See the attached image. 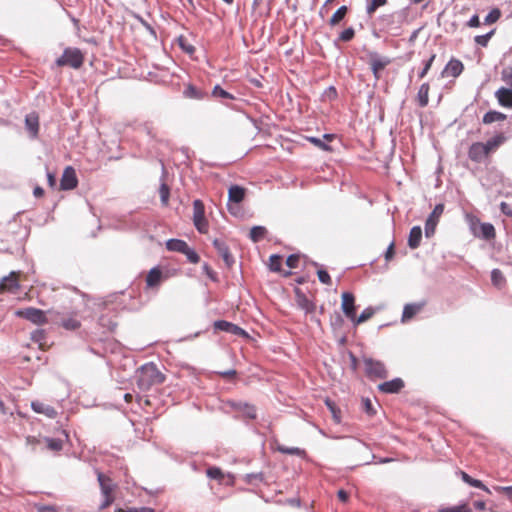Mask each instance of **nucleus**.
Returning <instances> with one entry per match:
<instances>
[{
	"instance_id": "nucleus-8",
	"label": "nucleus",
	"mask_w": 512,
	"mask_h": 512,
	"mask_svg": "<svg viewBox=\"0 0 512 512\" xmlns=\"http://www.w3.org/2000/svg\"><path fill=\"white\" fill-rule=\"evenodd\" d=\"M444 211L443 204H437L431 214L428 216L425 222V235L426 237H431L435 233L436 226L438 224L439 218Z\"/></svg>"
},
{
	"instance_id": "nucleus-48",
	"label": "nucleus",
	"mask_w": 512,
	"mask_h": 512,
	"mask_svg": "<svg viewBox=\"0 0 512 512\" xmlns=\"http://www.w3.org/2000/svg\"><path fill=\"white\" fill-rule=\"evenodd\" d=\"M354 36H355L354 28L348 27L339 34L338 40L342 41V42H349L354 38Z\"/></svg>"
},
{
	"instance_id": "nucleus-34",
	"label": "nucleus",
	"mask_w": 512,
	"mask_h": 512,
	"mask_svg": "<svg viewBox=\"0 0 512 512\" xmlns=\"http://www.w3.org/2000/svg\"><path fill=\"white\" fill-rule=\"evenodd\" d=\"M267 233V229L264 226H254L250 230L249 237L253 242H259Z\"/></svg>"
},
{
	"instance_id": "nucleus-16",
	"label": "nucleus",
	"mask_w": 512,
	"mask_h": 512,
	"mask_svg": "<svg viewBox=\"0 0 512 512\" xmlns=\"http://www.w3.org/2000/svg\"><path fill=\"white\" fill-rule=\"evenodd\" d=\"M469 158L474 162H481L487 155V148L482 142L473 143L468 151Z\"/></svg>"
},
{
	"instance_id": "nucleus-23",
	"label": "nucleus",
	"mask_w": 512,
	"mask_h": 512,
	"mask_svg": "<svg viewBox=\"0 0 512 512\" xmlns=\"http://www.w3.org/2000/svg\"><path fill=\"white\" fill-rule=\"evenodd\" d=\"M422 239V229L420 226H414L411 228L409 237H408V246L411 249H416L419 247Z\"/></svg>"
},
{
	"instance_id": "nucleus-18",
	"label": "nucleus",
	"mask_w": 512,
	"mask_h": 512,
	"mask_svg": "<svg viewBox=\"0 0 512 512\" xmlns=\"http://www.w3.org/2000/svg\"><path fill=\"white\" fill-rule=\"evenodd\" d=\"M464 70V65L463 63L458 60V59H454L452 58L445 66L443 72H442V75H446V76H452L454 78L458 77Z\"/></svg>"
},
{
	"instance_id": "nucleus-19",
	"label": "nucleus",
	"mask_w": 512,
	"mask_h": 512,
	"mask_svg": "<svg viewBox=\"0 0 512 512\" xmlns=\"http://www.w3.org/2000/svg\"><path fill=\"white\" fill-rule=\"evenodd\" d=\"M1 289L15 293L19 289L18 273L13 271L8 276L3 277Z\"/></svg>"
},
{
	"instance_id": "nucleus-46",
	"label": "nucleus",
	"mask_w": 512,
	"mask_h": 512,
	"mask_svg": "<svg viewBox=\"0 0 512 512\" xmlns=\"http://www.w3.org/2000/svg\"><path fill=\"white\" fill-rule=\"evenodd\" d=\"M45 442L47 444V448L52 451H60L63 447V442L57 438H45Z\"/></svg>"
},
{
	"instance_id": "nucleus-7",
	"label": "nucleus",
	"mask_w": 512,
	"mask_h": 512,
	"mask_svg": "<svg viewBox=\"0 0 512 512\" xmlns=\"http://www.w3.org/2000/svg\"><path fill=\"white\" fill-rule=\"evenodd\" d=\"M213 327L215 330L223 331V332L235 335V336H239V337H243V338L249 337V334L244 329H242L238 325H236L232 322L226 321V320L215 321L213 323Z\"/></svg>"
},
{
	"instance_id": "nucleus-3",
	"label": "nucleus",
	"mask_w": 512,
	"mask_h": 512,
	"mask_svg": "<svg viewBox=\"0 0 512 512\" xmlns=\"http://www.w3.org/2000/svg\"><path fill=\"white\" fill-rule=\"evenodd\" d=\"M95 472L97 475V480H98V483H99V486L101 489V494L103 497V500L100 504V509H105L108 506H110L114 501L112 492L115 488V484L109 476L100 472L98 469H96Z\"/></svg>"
},
{
	"instance_id": "nucleus-26",
	"label": "nucleus",
	"mask_w": 512,
	"mask_h": 512,
	"mask_svg": "<svg viewBox=\"0 0 512 512\" xmlns=\"http://www.w3.org/2000/svg\"><path fill=\"white\" fill-rule=\"evenodd\" d=\"M429 90L430 86L428 83H423L417 93L418 105L422 108L426 107L429 102Z\"/></svg>"
},
{
	"instance_id": "nucleus-42",
	"label": "nucleus",
	"mask_w": 512,
	"mask_h": 512,
	"mask_svg": "<svg viewBox=\"0 0 512 512\" xmlns=\"http://www.w3.org/2000/svg\"><path fill=\"white\" fill-rule=\"evenodd\" d=\"M494 33H495V30L493 29V30L489 31L486 34L477 35V36H475L474 41L479 46L486 47L488 45V43H489V40L494 35Z\"/></svg>"
},
{
	"instance_id": "nucleus-39",
	"label": "nucleus",
	"mask_w": 512,
	"mask_h": 512,
	"mask_svg": "<svg viewBox=\"0 0 512 512\" xmlns=\"http://www.w3.org/2000/svg\"><path fill=\"white\" fill-rule=\"evenodd\" d=\"M438 512H472V510L466 503H461L452 507H440Z\"/></svg>"
},
{
	"instance_id": "nucleus-30",
	"label": "nucleus",
	"mask_w": 512,
	"mask_h": 512,
	"mask_svg": "<svg viewBox=\"0 0 512 512\" xmlns=\"http://www.w3.org/2000/svg\"><path fill=\"white\" fill-rule=\"evenodd\" d=\"M507 118V116L501 112L491 110L485 113L483 116V123L484 124H491L498 121H504Z\"/></svg>"
},
{
	"instance_id": "nucleus-61",
	"label": "nucleus",
	"mask_w": 512,
	"mask_h": 512,
	"mask_svg": "<svg viewBox=\"0 0 512 512\" xmlns=\"http://www.w3.org/2000/svg\"><path fill=\"white\" fill-rule=\"evenodd\" d=\"M194 225L200 233H206L208 230V222L206 219L200 220L199 222L194 223Z\"/></svg>"
},
{
	"instance_id": "nucleus-51",
	"label": "nucleus",
	"mask_w": 512,
	"mask_h": 512,
	"mask_svg": "<svg viewBox=\"0 0 512 512\" xmlns=\"http://www.w3.org/2000/svg\"><path fill=\"white\" fill-rule=\"evenodd\" d=\"M299 306L306 312H311L314 309V304L304 295L298 298Z\"/></svg>"
},
{
	"instance_id": "nucleus-55",
	"label": "nucleus",
	"mask_w": 512,
	"mask_h": 512,
	"mask_svg": "<svg viewBox=\"0 0 512 512\" xmlns=\"http://www.w3.org/2000/svg\"><path fill=\"white\" fill-rule=\"evenodd\" d=\"M435 58H436V55L432 54L429 57V59L427 61H425L424 67L422 68V70L418 74L419 78H424L426 76V74L428 73L429 69L431 68L432 63L435 60Z\"/></svg>"
},
{
	"instance_id": "nucleus-35",
	"label": "nucleus",
	"mask_w": 512,
	"mask_h": 512,
	"mask_svg": "<svg viewBox=\"0 0 512 512\" xmlns=\"http://www.w3.org/2000/svg\"><path fill=\"white\" fill-rule=\"evenodd\" d=\"M481 237L485 240H491L495 237V228L491 223H481Z\"/></svg>"
},
{
	"instance_id": "nucleus-10",
	"label": "nucleus",
	"mask_w": 512,
	"mask_h": 512,
	"mask_svg": "<svg viewBox=\"0 0 512 512\" xmlns=\"http://www.w3.org/2000/svg\"><path fill=\"white\" fill-rule=\"evenodd\" d=\"M370 66L376 79L380 78V71L390 64L388 57L380 56L377 52H369Z\"/></svg>"
},
{
	"instance_id": "nucleus-62",
	"label": "nucleus",
	"mask_w": 512,
	"mask_h": 512,
	"mask_svg": "<svg viewBox=\"0 0 512 512\" xmlns=\"http://www.w3.org/2000/svg\"><path fill=\"white\" fill-rule=\"evenodd\" d=\"M495 490L501 491L506 494L508 499L512 500V485L511 486H497Z\"/></svg>"
},
{
	"instance_id": "nucleus-49",
	"label": "nucleus",
	"mask_w": 512,
	"mask_h": 512,
	"mask_svg": "<svg viewBox=\"0 0 512 512\" xmlns=\"http://www.w3.org/2000/svg\"><path fill=\"white\" fill-rule=\"evenodd\" d=\"M244 480L248 484H254L255 481L263 482L264 474L262 472L258 473H248L245 475Z\"/></svg>"
},
{
	"instance_id": "nucleus-21",
	"label": "nucleus",
	"mask_w": 512,
	"mask_h": 512,
	"mask_svg": "<svg viewBox=\"0 0 512 512\" xmlns=\"http://www.w3.org/2000/svg\"><path fill=\"white\" fill-rule=\"evenodd\" d=\"M76 316H77V309H73L70 312V316L62 317L59 320V324L66 330L74 331V330L78 329L81 325L80 321L76 318Z\"/></svg>"
},
{
	"instance_id": "nucleus-63",
	"label": "nucleus",
	"mask_w": 512,
	"mask_h": 512,
	"mask_svg": "<svg viewBox=\"0 0 512 512\" xmlns=\"http://www.w3.org/2000/svg\"><path fill=\"white\" fill-rule=\"evenodd\" d=\"M500 210L506 216L512 217V208L506 202H501L500 203Z\"/></svg>"
},
{
	"instance_id": "nucleus-14",
	"label": "nucleus",
	"mask_w": 512,
	"mask_h": 512,
	"mask_svg": "<svg viewBox=\"0 0 512 512\" xmlns=\"http://www.w3.org/2000/svg\"><path fill=\"white\" fill-rule=\"evenodd\" d=\"M213 246L217 250L218 254L222 257L225 265L228 268H231L235 260L231 255L229 247L226 245V243L221 239L215 238L213 240Z\"/></svg>"
},
{
	"instance_id": "nucleus-40",
	"label": "nucleus",
	"mask_w": 512,
	"mask_h": 512,
	"mask_svg": "<svg viewBox=\"0 0 512 512\" xmlns=\"http://www.w3.org/2000/svg\"><path fill=\"white\" fill-rule=\"evenodd\" d=\"M30 338L33 342L38 343L40 347H42L45 344L46 339L45 330L39 328L35 329L34 331L31 332Z\"/></svg>"
},
{
	"instance_id": "nucleus-53",
	"label": "nucleus",
	"mask_w": 512,
	"mask_h": 512,
	"mask_svg": "<svg viewBox=\"0 0 512 512\" xmlns=\"http://www.w3.org/2000/svg\"><path fill=\"white\" fill-rule=\"evenodd\" d=\"M309 141L324 151H331V147L323 139L310 137Z\"/></svg>"
},
{
	"instance_id": "nucleus-58",
	"label": "nucleus",
	"mask_w": 512,
	"mask_h": 512,
	"mask_svg": "<svg viewBox=\"0 0 512 512\" xmlns=\"http://www.w3.org/2000/svg\"><path fill=\"white\" fill-rule=\"evenodd\" d=\"M502 80L512 87V67H506L501 72Z\"/></svg>"
},
{
	"instance_id": "nucleus-22",
	"label": "nucleus",
	"mask_w": 512,
	"mask_h": 512,
	"mask_svg": "<svg viewBox=\"0 0 512 512\" xmlns=\"http://www.w3.org/2000/svg\"><path fill=\"white\" fill-rule=\"evenodd\" d=\"M499 104L506 108H512V89L501 87L495 92Z\"/></svg>"
},
{
	"instance_id": "nucleus-4",
	"label": "nucleus",
	"mask_w": 512,
	"mask_h": 512,
	"mask_svg": "<svg viewBox=\"0 0 512 512\" xmlns=\"http://www.w3.org/2000/svg\"><path fill=\"white\" fill-rule=\"evenodd\" d=\"M83 55L78 48H66L61 57L56 60L58 66H70L78 69L83 64Z\"/></svg>"
},
{
	"instance_id": "nucleus-24",
	"label": "nucleus",
	"mask_w": 512,
	"mask_h": 512,
	"mask_svg": "<svg viewBox=\"0 0 512 512\" xmlns=\"http://www.w3.org/2000/svg\"><path fill=\"white\" fill-rule=\"evenodd\" d=\"M205 95V92L190 83L185 85L183 90V96L188 99L201 100L205 97Z\"/></svg>"
},
{
	"instance_id": "nucleus-5",
	"label": "nucleus",
	"mask_w": 512,
	"mask_h": 512,
	"mask_svg": "<svg viewBox=\"0 0 512 512\" xmlns=\"http://www.w3.org/2000/svg\"><path fill=\"white\" fill-rule=\"evenodd\" d=\"M365 373L370 379H384L388 373L384 363L372 358H364Z\"/></svg>"
},
{
	"instance_id": "nucleus-15",
	"label": "nucleus",
	"mask_w": 512,
	"mask_h": 512,
	"mask_svg": "<svg viewBox=\"0 0 512 512\" xmlns=\"http://www.w3.org/2000/svg\"><path fill=\"white\" fill-rule=\"evenodd\" d=\"M25 127L29 132L30 138L35 139L39 133V116L36 112H31L25 117Z\"/></svg>"
},
{
	"instance_id": "nucleus-59",
	"label": "nucleus",
	"mask_w": 512,
	"mask_h": 512,
	"mask_svg": "<svg viewBox=\"0 0 512 512\" xmlns=\"http://www.w3.org/2000/svg\"><path fill=\"white\" fill-rule=\"evenodd\" d=\"M116 512H155V510L150 507H129L127 509L120 508Z\"/></svg>"
},
{
	"instance_id": "nucleus-9",
	"label": "nucleus",
	"mask_w": 512,
	"mask_h": 512,
	"mask_svg": "<svg viewBox=\"0 0 512 512\" xmlns=\"http://www.w3.org/2000/svg\"><path fill=\"white\" fill-rule=\"evenodd\" d=\"M228 405L247 419H256L257 412L254 405L244 401H229Z\"/></svg>"
},
{
	"instance_id": "nucleus-27",
	"label": "nucleus",
	"mask_w": 512,
	"mask_h": 512,
	"mask_svg": "<svg viewBox=\"0 0 512 512\" xmlns=\"http://www.w3.org/2000/svg\"><path fill=\"white\" fill-rule=\"evenodd\" d=\"M187 245L188 244L184 240H181V239L172 238L166 242L167 250L173 251V252H179L181 254L183 252H185V248L187 247Z\"/></svg>"
},
{
	"instance_id": "nucleus-54",
	"label": "nucleus",
	"mask_w": 512,
	"mask_h": 512,
	"mask_svg": "<svg viewBox=\"0 0 512 512\" xmlns=\"http://www.w3.org/2000/svg\"><path fill=\"white\" fill-rule=\"evenodd\" d=\"M159 193H160V199H161L162 204L167 205L168 200H169V194H170L169 187L164 183L161 184Z\"/></svg>"
},
{
	"instance_id": "nucleus-31",
	"label": "nucleus",
	"mask_w": 512,
	"mask_h": 512,
	"mask_svg": "<svg viewBox=\"0 0 512 512\" xmlns=\"http://www.w3.org/2000/svg\"><path fill=\"white\" fill-rule=\"evenodd\" d=\"M348 12V7L346 5H343L341 7H339L335 12L334 14L332 15V17L330 18L329 20V25L330 26H336L338 25L346 16Z\"/></svg>"
},
{
	"instance_id": "nucleus-28",
	"label": "nucleus",
	"mask_w": 512,
	"mask_h": 512,
	"mask_svg": "<svg viewBox=\"0 0 512 512\" xmlns=\"http://www.w3.org/2000/svg\"><path fill=\"white\" fill-rule=\"evenodd\" d=\"M203 219H205L204 204L201 200L196 199L193 202V222L197 223Z\"/></svg>"
},
{
	"instance_id": "nucleus-44",
	"label": "nucleus",
	"mask_w": 512,
	"mask_h": 512,
	"mask_svg": "<svg viewBox=\"0 0 512 512\" xmlns=\"http://www.w3.org/2000/svg\"><path fill=\"white\" fill-rule=\"evenodd\" d=\"M325 404L330 410L332 417L336 423H340L341 417H340V410L336 407L335 403L331 401L330 399L325 400Z\"/></svg>"
},
{
	"instance_id": "nucleus-11",
	"label": "nucleus",
	"mask_w": 512,
	"mask_h": 512,
	"mask_svg": "<svg viewBox=\"0 0 512 512\" xmlns=\"http://www.w3.org/2000/svg\"><path fill=\"white\" fill-rule=\"evenodd\" d=\"M78 185V179L76 176V172L73 167L67 166L62 174L60 180V187L62 190H72L76 188Z\"/></svg>"
},
{
	"instance_id": "nucleus-41",
	"label": "nucleus",
	"mask_w": 512,
	"mask_h": 512,
	"mask_svg": "<svg viewBox=\"0 0 512 512\" xmlns=\"http://www.w3.org/2000/svg\"><path fill=\"white\" fill-rule=\"evenodd\" d=\"M212 96L215 98H221V99H229V100L234 99V96L231 93H229L228 91L221 88L220 85L214 86V88L212 90Z\"/></svg>"
},
{
	"instance_id": "nucleus-56",
	"label": "nucleus",
	"mask_w": 512,
	"mask_h": 512,
	"mask_svg": "<svg viewBox=\"0 0 512 512\" xmlns=\"http://www.w3.org/2000/svg\"><path fill=\"white\" fill-rule=\"evenodd\" d=\"M317 275H318V279L321 283H323L325 285H331L332 280H331L329 273L326 270L319 269L317 271Z\"/></svg>"
},
{
	"instance_id": "nucleus-50",
	"label": "nucleus",
	"mask_w": 512,
	"mask_h": 512,
	"mask_svg": "<svg viewBox=\"0 0 512 512\" xmlns=\"http://www.w3.org/2000/svg\"><path fill=\"white\" fill-rule=\"evenodd\" d=\"M491 281L494 285L500 286L505 281L503 273L499 269H493L491 272Z\"/></svg>"
},
{
	"instance_id": "nucleus-1",
	"label": "nucleus",
	"mask_w": 512,
	"mask_h": 512,
	"mask_svg": "<svg viewBox=\"0 0 512 512\" xmlns=\"http://www.w3.org/2000/svg\"><path fill=\"white\" fill-rule=\"evenodd\" d=\"M165 376L159 371L156 364L150 362L141 366L137 378V385L142 391H147L155 384H161Z\"/></svg>"
},
{
	"instance_id": "nucleus-12",
	"label": "nucleus",
	"mask_w": 512,
	"mask_h": 512,
	"mask_svg": "<svg viewBox=\"0 0 512 512\" xmlns=\"http://www.w3.org/2000/svg\"><path fill=\"white\" fill-rule=\"evenodd\" d=\"M245 188L239 185H232L228 190V208L232 214H236L233 204H239L245 197Z\"/></svg>"
},
{
	"instance_id": "nucleus-32",
	"label": "nucleus",
	"mask_w": 512,
	"mask_h": 512,
	"mask_svg": "<svg viewBox=\"0 0 512 512\" xmlns=\"http://www.w3.org/2000/svg\"><path fill=\"white\" fill-rule=\"evenodd\" d=\"M461 478L465 483L469 484L470 486L475 487V488H480V489L490 493L489 488L487 486H485L480 480L472 478L471 476H469L467 473H465L463 471H461Z\"/></svg>"
},
{
	"instance_id": "nucleus-47",
	"label": "nucleus",
	"mask_w": 512,
	"mask_h": 512,
	"mask_svg": "<svg viewBox=\"0 0 512 512\" xmlns=\"http://www.w3.org/2000/svg\"><path fill=\"white\" fill-rule=\"evenodd\" d=\"M206 475L210 479H215L221 481L224 478V474L222 470L218 467H209L206 470Z\"/></svg>"
},
{
	"instance_id": "nucleus-29",
	"label": "nucleus",
	"mask_w": 512,
	"mask_h": 512,
	"mask_svg": "<svg viewBox=\"0 0 512 512\" xmlns=\"http://www.w3.org/2000/svg\"><path fill=\"white\" fill-rule=\"evenodd\" d=\"M161 277H162L161 270L157 267L152 268L146 277L147 286L148 287L156 286L160 282Z\"/></svg>"
},
{
	"instance_id": "nucleus-57",
	"label": "nucleus",
	"mask_w": 512,
	"mask_h": 512,
	"mask_svg": "<svg viewBox=\"0 0 512 512\" xmlns=\"http://www.w3.org/2000/svg\"><path fill=\"white\" fill-rule=\"evenodd\" d=\"M179 45L184 52L190 55H192L195 52V47L192 44L188 43L183 37L179 38Z\"/></svg>"
},
{
	"instance_id": "nucleus-6",
	"label": "nucleus",
	"mask_w": 512,
	"mask_h": 512,
	"mask_svg": "<svg viewBox=\"0 0 512 512\" xmlns=\"http://www.w3.org/2000/svg\"><path fill=\"white\" fill-rule=\"evenodd\" d=\"M15 315L37 325L47 322L45 313L42 310L33 307L19 309L15 312Z\"/></svg>"
},
{
	"instance_id": "nucleus-37",
	"label": "nucleus",
	"mask_w": 512,
	"mask_h": 512,
	"mask_svg": "<svg viewBox=\"0 0 512 512\" xmlns=\"http://www.w3.org/2000/svg\"><path fill=\"white\" fill-rule=\"evenodd\" d=\"M374 314L375 309L373 307H367L361 312V314L358 317L355 316V320L353 322L356 325L361 324L369 320Z\"/></svg>"
},
{
	"instance_id": "nucleus-20",
	"label": "nucleus",
	"mask_w": 512,
	"mask_h": 512,
	"mask_svg": "<svg viewBox=\"0 0 512 512\" xmlns=\"http://www.w3.org/2000/svg\"><path fill=\"white\" fill-rule=\"evenodd\" d=\"M31 408L34 412L44 414L51 419H54L57 416V411L55 410L54 407L40 401H32Z\"/></svg>"
},
{
	"instance_id": "nucleus-2",
	"label": "nucleus",
	"mask_w": 512,
	"mask_h": 512,
	"mask_svg": "<svg viewBox=\"0 0 512 512\" xmlns=\"http://www.w3.org/2000/svg\"><path fill=\"white\" fill-rule=\"evenodd\" d=\"M407 19L405 10L397 11L388 15H383L380 18V23L387 33L392 36L401 35L402 26Z\"/></svg>"
},
{
	"instance_id": "nucleus-17",
	"label": "nucleus",
	"mask_w": 512,
	"mask_h": 512,
	"mask_svg": "<svg viewBox=\"0 0 512 512\" xmlns=\"http://www.w3.org/2000/svg\"><path fill=\"white\" fill-rule=\"evenodd\" d=\"M404 387V382L401 378H394L390 381L379 384L378 389L387 394L398 393Z\"/></svg>"
},
{
	"instance_id": "nucleus-64",
	"label": "nucleus",
	"mask_w": 512,
	"mask_h": 512,
	"mask_svg": "<svg viewBox=\"0 0 512 512\" xmlns=\"http://www.w3.org/2000/svg\"><path fill=\"white\" fill-rule=\"evenodd\" d=\"M37 512H57L54 506L50 505H36Z\"/></svg>"
},
{
	"instance_id": "nucleus-13",
	"label": "nucleus",
	"mask_w": 512,
	"mask_h": 512,
	"mask_svg": "<svg viewBox=\"0 0 512 512\" xmlns=\"http://www.w3.org/2000/svg\"><path fill=\"white\" fill-rule=\"evenodd\" d=\"M342 311L343 313L352 321L355 320L356 308H355V298L354 295L350 292L342 293Z\"/></svg>"
},
{
	"instance_id": "nucleus-52",
	"label": "nucleus",
	"mask_w": 512,
	"mask_h": 512,
	"mask_svg": "<svg viewBox=\"0 0 512 512\" xmlns=\"http://www.w3.org/2000/svg\"><path fill=\"white\" fill-rule=\"evenodd\" d=\"M269 267L272 271H280L281 269V257L279 255H271L270 256V264Z\"/></svg>"
},
{
	"instance_id": "nucleus-60",
	"label": "nucleus",
	"mask_w": 512,
	"mask_h": 512,
	"mask_svg": "<svg viewBox=\"0 0 512 512\" xmlns=\"http://www.w3.org/2000/svg\"><path fill=\"white\" fill-rule=\"evenodd\" d=\"M300 256L298 254H291L286 259V265L290 268H296L299 262Z\"/></svg>"
},
{
	"instance_id": "nucleus-45",
	"label": "nucleus",
	"mask_w": 512,
	"mask_h": 512,
	"mask_svg": "<svg viewBox=\"0 0 512 512\" xmlns=\"http://www.w3.org/2000/svg\"><path fill=\"white\" fill-rule=\"evenodd\" d=\"M182 254H184L187 260L192 264H197L200 261V257L197 254V252L189 245H187V247L185 248V252H183Z\"/></svg>"
},
{
	"instance_id": "nucleus-36",
	"label": "nucleus",
	"mask_w": 512,
	"mask_h": 512,
	"mask_svg": "<svg viewBox=\"0 0 512 512\" xmlns=\"http://www.w3.org/2000/svg\"><path fill=\"white\" fill-rule=\"evenodd\" d=\"M504 139V136L497 135L483 143V145L487 148V153L489 154L491 151L500 146L503 143Z\"/></svg>"
},
{
	"instance_id": "nucleus-33",
	"label": "nucleus",
	"mask_w": 512,
	"mask_h": 512,
	"mask_svg": "<svg viewBox=\"0 0 512 512\" xmlns=\"http://www.w3.org/2000/svg\"><path fill=\"white\" fill-rule=\"evenodd\" d=\"M276 449H277V451H279L282 454L296 455L299 457H304L306 455L305 450L298 448V447H286L284 445L278 444Z\"/></svg>"
},
{
	"instance_id": "nucleus-43",
	"label": "nucleus",
	"mask_w": 512,
	"mask_h": 512,
	"mask_svg": "<svg viewBox=\"0 0 512 512\" xmlns=\"http://www.w3.org/2000/svg\"><path fill=\"white\" fill-rule=\"evenodd\" d=\"M501 17V11L498 8H493L485 17L484 24L490 25L499 20Z\"/></svg>"
},
{
	"instance_id": "nucleus-38",
	"label": "nucleus",
	"mask_w": 512,
	"mask_h": 512,
	"mask_svg": "<svg viewBox=\"0 0 512 512\" xmlns=\"http://www.w3.org/2000/svg\"><path fill=\"white\" fill-rule=\"evenodd\" d=\"M388 0H370L366 6V13L371 16L375 11L387 4Z\"/></svg>"
},
{
	"instance_id": "nucleus-25",
	"label": "nucleus",
	"mask_w": 512,
	"mask_h": 512,
	"mask_svg": "<svg viewBox=\"0 0 512 512\" xmlns=\"http://www.w3.org/2000/svg\"><path fill=\"white\" fill-rule=\"evenodd\" d=\"M423 304L410 303L406 304L402 313V322H407L412 319L418 312L421 311Z\"/></svg>"
}]
</instances>
